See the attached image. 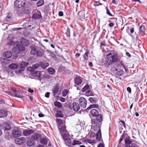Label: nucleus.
Masks as SVG:
<instances>
[{
    "label": "nucleus",
    "mask_w": 147,
    "mask_h": 147,
    "mask_svg": "<svg viewBox=\"0 0 147 147\" xmlns=\"http://www.w3.org/2000/svg\"><path fill=\"white\" fill-rule=\"evenodd\" d=\"M106 9L107 13L110 16H113V15L111 13L109 10L108 9L107 7L106 8Z\"/></svg>",
    "instance_id": "45"
},
{
    "label": "nucleus",
    "mask_w": 147,
    "mask_h": 147,
    "mask_svg": "<svg viewBox=\"0 0 147 147\" xmlns=\"http://www.w3.org/2000/svg\"><path fill=\"white\" fill-rule=\"evenodd\" d=\"M98 147H104V145L102 143L99 144L97 146Z\"/></svg>",
    "instance_id": "61"
},
{
    "label": "nucleus",
    "mask_w": 147,
    "mask_h": 147,
    "mask_svg": "<svg viewBox=\"0 0 147 147\" xmlns=\"http://www.w3.org/2000/svg\"><path fill=\"white\" fill-rule=\"evenodd\" d=\"M126 55L129 58H130L131 57V56L130 53L128 52H126L125 53Z\"/></svg>",
    "instance_id": "56"
},
{
    "label": "nucleus",
    "mask_w": 147,
    "mask_h": 147,
    "mask_svg": "<svg viewBox=\"0 0 147 147\" xmlns=\"http://www.w3.org/2000/svg\"><path fill=\"white\" fill-rule=\"evenodd\" d=\"M125 144H130L131 143V141L129 138H126L125 139Z\"/></svg>",
    "instance_id": "34"
},
{
    "label": "nucleus",
    "mask_w": 147,
    "mask_h": 147,
    "mask_svg": "<svg viewBox=\"0 0 147 147\" xmlns=\"http://www.w3.org/2000/svg\"><path fill=\"white\" fill-rule=\"evenodd\" d=\"M57 123H58L59 125H61L63 123L62 121L60 119H57Z\"/></svg>",
    "instance_id": "46"
},
{
    "label": "nucleus",
    "mask_w": 147,
    "mask_h": 147,
    "mask_svg": "<svg viewBox=\"0 0 147 147\" xmlns=\"http://www.w3.org/2000/svg\"><path fill=\"white\" fill-rule=\"evenodd\" d=\"M68 91L67 89H66L63 90L62 92V95L64 97H65L67 95Z\"/></svg>",
    "instance_id": "41"
},
{
    "label": "nucleus",
    "mask_w": 147,
    "mask_h": 147,
    "mask_svg": "<svg viewBox=\"0 0 147 147\" xmlns=\"http://www.w3.org/2000/svg\"><path fill=\"white\" fill-rule=\"evenodd\" d=\"M89 51L88 50L86 49L85 51V53L83 55V57L85 60H88V55Z\"/></svg>",
    "instance_id": "28"
},
{
    "label": "nucleus",
    "mask_w": 147,
    "mask_h": 147,
    "mask_svg": "<svg viewBox=\"0 0 147 147\" xmlns=\"http://www.w3.org/2000/svg\"><path fill=\"white\" fill-rule=\"evenodd\" d=\"M29 64L28 62H22L20 64V69H18L16 71V72L17 73H20L22 71H23L24 70V68L26 67Z\"/></svg>",
    "instance_id": "8"
},
{
    "label": "nucleus",
    "mask_w": 147,
    "mask_h": 147,
    "mask_svg": "<svg viewBox=\"0 0 147 147\" xmlns=\"http://www.w3.org/2000/svg\"><path fill=\"white\" fill-rule=\"evenodd\" d=\"M5 125H7V126H5V130H10L11 128V127L10 126L9 124L7 123L5 124Z\"/></svg>",
    "instance_id": "44"
},
{
    "label": "nucleus",
    "mask_w": 147,
    "mask_h": 147,
    "mask_svg": "<svg viewBox=\"0 0 147 147\" xmlns=\"http://www.w3.org/2000/svg\"><path fill=\"white\" fill-rule=\"evenodd\" d=\"M11 14L10 13H8L6 17L5 18V20L6 22H9L11 21Z\"/></svg>",
    "instance_id": "29"
},
{
    "label": "nucleus",
    "mask_w": 147,
    "mask_h": 147,
    "mask_svg": "<svg viewBox=\"0 0 147 147\" xmlns=\"http://www.w3.org/2000/svg\"><path fill=\"white\" fill-rule=\"evenodd\" d=\"M33 18L34 19H40L42 18L41 13L39 11L36 10V13L33 15Z\"/></svg>",
    "instance_id": "14"
},
{
    "label": "nucleus",
    "mask_w": 147,
    "mask_h": 147,
    "mask_svg": "<svg viewBox=\"0 0 147 147\" xmlns=\"http://www.w3.org/2000/svg\"><path fill=\"white\" fill-rule=\"evenodd\" d=\"M44 3V0H40L37 3V6L38 7H40L42 6Z\"/></svg>",
    "instance_id": "36"
},
{
    "label": "nucleus",
    "mask_w": 147,
    "mask_h": 147,
    "mask_svg": "<svg viewBox=\"0 0 147 147\" xmlns=\"http://www.w3.org/2000/svg\"><path fill=\"white\" fill-rule=\"evenodd\" d=\"M49 65V64L47 62H41L40 63V66L43 69L46 68Z\"/></svg>",
    "instance_id": "25"
},
{
    "label": "nucleus",
    "mask_w": 147,
    "mask_h": 147,
    "mask_svg": "<svg viewBox=\"0 0 147 147\" xmlns=\"http://www.w3.org/2000/svg\"><path fill=\"white\" fill-rule=\"evenodd\" d=\"M86 142L90 144H92L95 143L96 142V140H91L89 139H88L86 140Z\"/></svg>",
    "instance_id": "40"
},
{
    "label": "nucleus",
    "mask_w": 147,
    "mask_h": 147,
    "mask_svg": "<svg viewBox=\"0 0 147 147\" xmlns=\"http://www.w3.org/2000/svg\"><path fill=\"white\" fill-rule=\"evenodd\" d=\"M85 94L86 96H88L93 95V94L92 91L90 90H87L85 93Z\"/></svg>",
    "instance_id": "35"
},
{
    "label": "nucleus",
    "mask_w": 147,
    "mask_h": 147,
    "mask_svg": "<svg viewBox=\"0 0 147 147\" xmlns=\"http://www.w3.org/2000/svg\"><path fill=\"white\" fill-rule=\"evenodd\" d=\"M98 108V105L97 104H92L89 106L87 108V110L90 109L92 108Z\"/></svg>",
    "instance_id": "30"
},
{
    "label": "nucleus",
    "mask_w": 147,
    "mask_h": 147,
    "mask_svg": "<svg viewBox=\"0 0 147 147\" xmlns=\"http://www.w3.org/2000/svg\"><path fill=\"white\" fill-rule=\"evenodd\" d=\"M80 55L79 53H77L75 55V56L76 58H78L80 56Z\"/></svg>",
    "instance_id": "60"
},
{
    "label": "nucleus",
    "mask_w": 147,
    "mask_h": 147,
    "mask_svg": "<svg viewBox=\"0 0 147 147\" xmlns=\"http://www.w3.org/2000/svg\"><path fill=\"white\" fill-rule=\"evenodd\" d=\"M49 73L51 75L54 74L55 72V70L53 68H49L48 69Z\"/></svg>",
    "instance_id": "33"
},
{
    "label": "nucleus",
    "mask_w": 147,
    "mask_h": 147,
    "mask_svg": "<svg viewBox=\"0 0 147 147\" xmlns=\"http://www.w3.org/2000/svg\"><path fill=\"white\" fill-rule=\"evenodd\" d=\"M145 27L144 25H142L139 28V33L140 34L144 33L145 31Z\"/></svg>",
    "instance_id": "24"
},
{
    "label": "nucleus",
    "mask_w": 147,
    "mask_h": 147,
    "mask_svg": "<svg viewBox=\"0 0 147 147\" xmlns=\"http://www.w3.org/2000/svg\"><path fill=\"white\" fill-rule=\"evenodd\" d=\"M54 105L59 108H61L62 107V104L58 101H55L54 102Z\"/></svg>",
    "instance_id": "26"
},
{
    "label": "nucleus",
    "mask_w": 147,
    "mask_h": 147,
    "mask_svg": "<svg viewBox=\"0 0 147 147\" xmlns=\"http://www.w3.org/2000/svg\"><path fill=\"white\" fill-rule=\"evenodd\" d=\"M96 136L94 132H91L90 135L91 137H94Z\"/></svg>",
    "instance_id": "52"
},
{
    "label": "nucleus",
    "mask_w": 147,
    "mask_h": 147,
    "mask_svg": "<svg viewBox=\"0 0 147 147\" xmlns=\"http://www.w3.org/2000/svg\"><path fill=\"white\" fill-rule=\"evenodd\" d=\"M40 143L44 145H47V143L48 140L47 139L45 138H43L40 139Z\"/></svg>",
    "instance_id": "23"
},
{
    "label": "nucleus",
    "mask_w": 147,
    "mask_h": 147,
    "mask_svg": "<svg viewBox=\"0 0 147 147\" xmlns=\"http://www.w3.org/2000/svg\"><path fill=\"white\" fill-rule=\"evenodd\" d=\"M100 45L101 46H105L106 45V44L105 42H101L100 43Z\"/></svg>",
    "instance_id": "63"
},
{
    "label": "nucleus",
    "mask_w": 147,
    "mask_h": 147,
    "mask_svg": "<svg viewBox=\"0 0 147 147\" xmlns=\"http://www.w3.org/2000/svg\"><path fill=\"white\" fill-rule=\"evenodd\" d=\"M45 51L44 50L39 48L36 55L37 57H41L44 54Z\"/></svg>",
    "instance_id": "15"
},
{
    "label": "nucleus",
    "mask_w": 147,
    "mask_h": 147,
    "mask_svg": "<svg viewBox=\"0 0 147 147\" xmlns=\"http://www.w3.org/2000/svg\"><path fill=\"white\" fill-rule=\"evenodd\" d=\"M26 2L25 0H17L14 2V4L15 7L18 8V9H16V10L18 14L22 12V10L19 8L25 7Z\"/></svg>",
    "instance_id": "2"
},
{
    "label": "nucleus",
    "mask_w": 147,
    "mask_h": 147,
    "mask_svg": "<svg viewBox=\"0 0 147 147\" xmlns=\"http://www.w3.org/2000/svg\"><path fill=\"white\" fill-rule=\"evenodd\" d=\"M34 142L33 141L29 140L27 142V144L29 146H31L34 145Z\"/></svg>",
    "instance_id": "38"
},
{
    "label": "nucleus",
    "mask_w": 147,
    "mask_h": 147,
    "mask_svg": "<svg viewBox=\"0 0 147 147\" xmlns=\"http://www.w3.org/2000/svg\"><path fill=\"white\" fill-rule=\"evenodd\" d=\"M14 138L18 137L21 135V133L18 129H14L12 131Z\"/></svg>",
    "instance_id": "11"
},
{
    "label": "nucleus",
    "mask_w": 147,
    "mask_h": 147,
    "mask_svg": "<svg viewBox=\"0 0 147 147\" xmlns=\"http://www.w3.org/2000/svg\"><path fill=\"white\" fill-rule=\"evenodd\" d=\"M125 137L124 134H123L120 139L119 141V143L121 142V141L123 140V139H124Z\"/></svg>",
    "instance_id": "49"
},
{
    "label": "nucleus",
    "mask_w": 147,
    "mask_h": 147,
    "mask_svg": "<svg viewBox=\"0 0 147 147\" xmlns=\"http://www.w3.org/2000/svg\"><path fill=\"white\" fill-rule=\"evenodd\" d=\"M59 89V86L58 85H56L54 86L53 89H52L53 94V96L54 97L56 96V95L57 94Z\"/></svg>",
    "instance_id": "13"
},
{
    "label": "nucleus",
    "mask_w": 147,
    "mask_h": 147,
    "mask_svg": "<svg viewBox=\"0 0 147 147\" xmlns=\"http://www.w3.org/2000/svg\"><path fill=\"white\" fill-rule=\"evenodd\" d=\"M41 136L39 134H35L32 135L31 137L32 139L36 141H38L41 138Z\"/></svg>",
    "instance_id": "20"
},
{
    "label": "nucleus",
    "mask_w": 147,
    "mask_h": 147,
    "mask_svg": "<svg viewBox=\"0 0 147 147\" xmlns=\"http://www.w3.org/2000/svg\"><path fill=\"white\" fill-rule=\"evenodd\" d=\"M59 15L60 16H63V13L62 11H60L59 13Z\"/></svg>",
    "instance_id": "59"
},
{
    "label": "nucleus",
    "mask_w": 147,
    "mask_h": 147,
    "mask_svg": "<svg viewBox=\"0 0 147 147\" xmlns=\"http://www.w3.org/2000/svg\"><path fill=\"white\" fill-rule=\"evenodd\" d=\"M9 67L12 69H14L17 68L18 65L16 64L13 63L9 65Z\"/></svg>",
    "instance_id": "31"
},
{
    "label": "nucleus",
    "mask_w": 147,
    "mask_h": 147,
    "mask_svg": "<svg viewBox=\"0 0 147 147\" xmlns=\"http://www.w3.org/2000/svg\"><path fill=\"white\" fill-rule=\"evenodd\" d=\"M114 24L112 22H111L109 24V26L110 27H112L114 26Z\"/></svg>",
    "instance_id": "57"
},
{
    "label": "nucleus",
    "mask_w": 147,
    "mask_h": 147,
    "mask_svg": "<svg viewBox=\"0 0 147 147\" xmlns=\"http://www.w3.org/2000/svg\"><path fill=\"white\" fill-rule=\"evenodd\" d=\"M124 71L123 70H120L116 73V74L119 76H120L122 75Z\"/></svg>",
    "instance_id": "43"
},
{
    "label": "nucleus",
    "mask_w": 147,
    "mask_h": 147,
    "mask_svg": "<svg viewBox=\"0 0 147 147\" xmlns=\"http://www.w3.org/2000/svg\"><path fill=\"white\" fill-rule=\"evenodd\" d=\"M60 100L62 102H65V98L63 97H61L60 98Z\"/></svg>",
    "instance_id": "58"
},
{
    "label": "nucleus",
    "mask_w": 147,
    "mask_h": 147,
    "mask_svg": "<svg viewBox=\"0 0 147 147\" xmlns=\"http://www.w3.org/2000/svg\"><path fill=\"white\" fill-rule=\"evenodd\" d=\"M99 129L96 134V138L97 140L100 141L101 138V133L100 128Z\"/></svg>",
    "instance_id": "22"
},
{
    "label": "nucleus",
    "mask_w": 147,
    "mask_h": 147,
    "mask_svg": "<svg viewBox=\"0 0 147 147\" xmlns=\"http://www.w3.org/2000/svg\"><path fill=\"white\" fill-rule=\"evenodd\" d=\"M82 144L81 142L76 140H74L73 142L72 141L71 142V146L72 145L74 146L77 144L80 145Z\"/></svg>",
    "instance_id": "27"
},
{
    "label": "nucleus",
    "mask_w": 147,
    "mask_h": 147,
    "mask_svg": "<svg viewBox=\"0 0 147 147\" xmlns=\"http://www.w3.org/2000/svg\"><path fill=\"white\" fill-rule=\"evenodd\" d=\"M82 81V78L79 76L76 78L74 79L75 83L77 85H80L81 84Z\"/></svg>",
    "instance_id": "17"
},
{
    "label": "nucleus",
    "mask_w": 147,
    "mask_h": 147,
    "mask_svg": "<svg viewBox=\"0 0 147 147\" xmlns=\"http://www.w3.org/2000/svg\"><path fill=\"white\" fill-rule=\"evenodd\" d=\"M50 55L54 59H56L55 55L53 53H52Z\"/></svg>",
    "instance_id": "51"
},
{
    "label": "nucleus",
    "mask_w": 147,
    "mask_h": 147,
    "mask_svg": "<svg viewBox=\"0 0 147 147\" xmlns=\"http://www.w3.org/2000/svg\"><path fill=\"white\" fill-rule=\"evenodd\" d=\"M127 90L129 92V93H131V89L129 87H128L127 88Z\"/></svg>",
    "instance_id": "55"
},
{
    "label": "nucleus",
    "mask_w": 147,
    "mask_h": 147,
    "mask_svg": "<svg viewBox=\"0 0 147 147\" xmlns=\"http://www.w3.org/2000/svg\"><path fill=\"white\" fill-rule=\"evenodd\" d=\"M89 100V101L92 103H94L95 104L96 102V99L94 98H93L91 97H90L88 99Z\"/></svg>",
    "instance_id": "32"
},
{
    "label": "nucleus",
    "mask_w": 147,
    "mask_h": 147,
    "mask_svg": "<svg viewBox=\"0 0 147 147\" xmlns=\"http://www.w3.org/2000/svg\"><path fill=\"white\" fill-rule=\"evenodd\" d=\"M69 108L71 109H73L74 111L75 112L78 111L80 109V105L77 103L76 102H74L73 103L72 105L71 103H70L68 105Z\"/></svg>",
    "instance_id": "7"
},
{
    "label": "nucleus",
    "mask_w": 147,
    "mask_h": 147,
    "mask_svg": "<svg viewBox=\"0 0 147 147\" xmlns=\"http://www.w3.org/2000/svg\"><path fill=\"white\" fill-rule=\"evenodd\" d=\"M33 132V131L32 129L25 130L23 131V134L24 136H27L30 135Z\"/></svg>",
    "instance_id": "21"
},
{
    "label": "nucleus",
    "mask_w": 147,
    "mask_h": 147,
    "mask_svg": "<svg viewBox=\"0 0 147 147\" xmlns=\"http://www.w3.org/2000/svg\"><path fill=\"white\" fill-rule=\"evenodd\" d=\"M24 43L26 42V43H23V39H22L20 44L19 45H17L16 47H14L12 49V52L16 55H17L21 51H23L25 50V47L24 45L27 46L29 44V41L27 40H24Z\"/></svg>",
    "instance_id": "1"
},
{
    "label": "nucleus",
    "mask_w": 147,
    "mask_h": 147,
    "mask_svg": "<svg viewBox=\"0 0 147 147\" xmlns=\"http://www.w3.org/2000/svg\"><path fill=\"white\" fill-rule=\"evenodd\" d=\"M90 113L93 117H95L99 115L98 111L96 109H93L90 111Z\"/></svg>",
    "instance_id": "16"
},
{
    "label": "nucleus",
    "mask_w": 147,
    "mask_h": 147,
    "mask_svg": "<svg viewBox=\"0 0 147 147\" xmlns=\"http://www.w3.org/2000/svg\"><path fill=\"white\" fill-rule=\"evenodd\" d=\"M65 130V128L64 127L62 126L61 127V129H60V130L61 132H64Z\"/></svg>",
    "instance_id": "54"
},
{
    "label": "nucleus",
    "mask_w": 147,
    "mask_h": 147,
    "mask_svg": "<svg viewBox=\"0 0 147 147\" xmlns=\"http://www.w3.org/2000/svg\"><path fill=\"white\" fill-rule=\"evenodd\" d=\"M102 115L99 114L96 118L92 119V124H96L99 128H100V125L102 123Z\"/></svg>",
    "instance_id": "6"
},
{
    "label": "nucleus",
    "mask_w": 147,
    "mask_h": 147,
    "mask_svg": "<svg viewBox=\"0 0 147 147\" xmlns=\"http://www.w3.org/2000/svg\"><path fill=\"white\" fill-rule=\"evenodd\" d=\"M65 34L67 37H70V29L69 28L67 27V30Z\"/></svg>",
    "instance_id": "42"
},
{
    "label": "nucleus",
    "mask_w": 147,
    "mask_h": 147,
    "mask_svg": "<svg viewBox=\"0 0 147 147\" xmlns=\"http://www.w3.org/2000/svg\"><path fill=\"white\" fill-rule=\"evenodd\" d=\"M25 141L26 139L24 137L17 138L15 140L16 143L20 145L24 144L25 142Z\"/></svg>",
    "instance_id": "10"
},
{
    "label": "nucleus",
    "mask_w": 147,
    "mask_h": 147,
    "mask_svg": "<svg viewBox=\"0 0 147 147\" xmlns=\"http://www.w3.org/2000/svg\"><path fill=\"white\" fill-rule=\"evenodd\" d=\"M40 65L38 63H36L35 64H33L32 65V67H30V68H32L33 69H36L37 68L39 67Z\"/></svg>",
    "instance_id": "37"
},
{
    "label": "nucleus",
    "mask_w": 147,
    "mask_h": 147,
    "mask_svg": "<svg viewBox=\"0 0 147 147\" xmlns=\"http://www.w3.org/2000/svg\"><path fill=\"white\" fill-rule=\"evenodd\" d=\"M7 115V112L4 109H0V118L6 117Z\"/></svg>",
    "instance_id": "18"
},
{
    "label": "nucleus",
    "mask_w": 147,
    "mask_h": 147,
    "mask_svg": "<svg viewBox=\"0 0 147 147\" xmlns=\"http://www.w3.org/2000/svg\"><path fill=\"white\" fill-rule=\"evenodd\" d=\"M79 101L80 106L84 108L86 107L87 101L86 99L83 97H81L79 99Z\"/></svg>",
    "instance_id": "9"
},
{
    "label": "nucleus",
    "mask_w": 147,
    "mask_h": 147,
    "mask_svg": "<svg viewBox=\"0 0 147 147\" xmlns=\"http://www.w3.org/2000/svg\"><path fill=\"white\" fill-rule=\"evenodd\" d=\"M89 88V86L88 84H86L82 89V92H84L86 90L88 89Z\"/></svg>",
    "instance_id": "39"
},
{
    "label": "nucleus",
    "mask_w": 147,
    "mask_h": 147,
    "mask_svg": "<svg viewBox=\"0 0 147 147\" xmlns=\"http://www.w3.org/2000/svg\"><path fill=\"white\" fill-rule=\"evenodd\" d=\"M109 53L107 55V57L109 58L106 61V66H108L109 65L111 64L113 62L115 61L116 59V56L114 55H112L113 52V51H109Z\"/></svg>",
    "instance_id": "4"
},
{
    "label": "nucleus",
    "mask_w": 147,
    "mask_h": 147,
    "mask_svg": "<svg viewBox=\"0 0 147 147\" xmlns=\"http://www.w3.org/2000/svg\"><path fill=\"white\" fill-rule=\"evenodd\" d=\"M28 91L29 92L31 93H32L34 91L33 90L31 89L30 88H28Z\"/></svg>",
    "instance_id": "62"
},
{
    "label": "nucleus",
    "mask_w": 147,
    "mask_h": 147,
    "mask_svg": "<svg viewBox=\"0 0 147 147\" xmlns=\"http://www.w3.org/2000/svg\"><path fill=\"white\" fill-rule=\"evenodd\" d=\"M3 55L4 56L7 58H9L12 55V53L10 51H7L4 52Z\"/></svg>",
    "instance_id": "19"
},
{
    "label": "nucleus",
    "mask_w": 147,
    "mask_h": 147,
    "mask_svg": "<svg viewBox=\"0 0 147 147\" xmlns=\"http://www.w3.org/2000/svg\"><path fill=\"white\" fill-rule=\"evenodd\" d=\"M102 5V4L101 3L97 1H95V3H94V5L95 6Z\"/></svg>",
    "instance_id": "47"
},
{
    "label": "nucleus",
    "mask_w": 147,
    "mask_h": 147,
    "mask_svg": "<svg viewBox=\"0 0 147 147\" xmlns=\"http://www.w3.org/2000/svg\"><path fill=\"white\" fill-rule=\"evenodd\" d=\"M131 147H138L137 145L135 144H133L131 145Z\"/></svg>",
    "instance_id": "64"
},
{
    "label": "nucleus",
    "mask_w": 147,
    "mask_h": 147,
    "mask_svg": "<svg viewBox=\"0 0 147 147\" xmlns=\"http://www.w3.org/2000/svg\"><path fill=\"white\" fill-rule=\"evenodd\" d=\"M15 42L13 41H10L7 43V45H13L15 44Z\"/></svg>",
    "instance_id": "48"
},
{
    "label": "nucleus",
    "mask_w": 147,
    "mask_h": 147,
    "mask_svg": "<svg viewBox=\"0 0 147 147\" xmlns=\"http://www.w3.org/2000/svg\"><path fill=\"white\" fill-rule=\"evenodd\" d=\"M50 93L49 92H47L45 94V96L47 98H49V95Z\"/></svg>",
    "instance_id": "53"
},
{
    "label": "nucleus",
    "mask_w": 147,
    "mask_h": 147,
    "mask_svg": "<svg viewBox=\"0 0 147 147\" xmlns=\"http://www.w3.org/2000/svg\"><path fill=\"white\" fill-rule=\"evenodd\" d=\"M12 92L8 91V94L14 96L16 97L22 98L23 96L21 94V92L19 89H14L12 88L11 89Z\"/></svg>",
    "instance_id": "5"
},
{
    "label": "nucleus",
    "mask_w": 147,
    "mask_h": 147,
    "mask_svg": "<svg viewBox=\"0 0 147 147\" xmlns=\"http://www.w3.org/2000/svg\"><path fill=\"white\" fill-rule=\"evenodd\" d=\"M39 47H38L34 46H33L31 47V50L30 51V53L32 55H36L37 51Z\"/></svg>",
    "instance_id": "12"
},
{
    "label": "nucleus",
    "mask_w": 147,
    "mask_h": 147,
    "mask_svg": "<svg viewBox=\"0 0 147 147\" xmlns=\"http://www.w3.org/2000/svg\"><path fill=\"white\" fill-rule=\"evenodd\" d=\"M130 33L131 34L133 33L134 31V28L133 27H130Z\"/></svg>",
    "instance_id": "50"
},
{
    "label": "nucleus",
    "mask_w": 147,
    "mask_h": 147,
    "mask_svg": "<svg viewBox=\"0 0 147 147\" xmlns=\"http://www.w3.org/2000/svg\"><path fill=\"white\" fill-rule=\"evenodd\" d=\"M62 136L65 145L68 147H71V142L73 135H70L68 133H63Z\"/></svg>",
    "instance_id": "3"
}]
</instances>
